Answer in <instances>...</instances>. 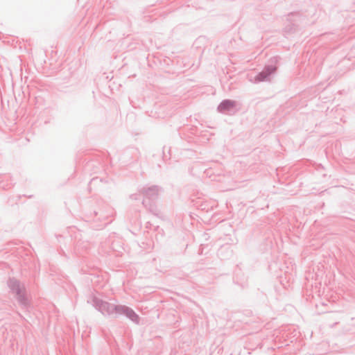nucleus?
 <instances>
[{
	"label": "nucleus",
	"mask_w": 355,
	"mask_h": 355,
	"mask_svg": "<svg viewBox=\"0 0 355 355\" xmlns=\"http://www.w3.org/2000/svg\"><path fill=\"white\" fill-rule=\"evenodd\" d=\"M277 67L275 65L272 64H266L263 70L255 76V83L269 81L271 76L277 71Z\"/></svg>",
	"instance_id": "obj_5"
},
{
	"label": "nucleus",
	"mask_w": 355,
	"mask_h": 355,
	"mask_svg": "<svg viewBox=\"0 0 355 355\" xmlns=\"http://www.w3.org/2000/svg\"><path fill=\"white\" fill-rule=\"evenodd\" d=\"M277 58H273L272 59H271V62H277Z\"/></svg>",
	"instance_id": "obj_12"
},
{
	"label": "nucleus",
	"mask_w": 355,
	"mask_h": 355,
	"mask_svg": "<svg viewBox=\"0 0 355 355\" xmlns=\"http://www.w3.org/2000/svg\"><path fill=\"white\" fill-rule=\"evenodd\" d=\"M232 254V251L230 249L229 246H222L218 250V256L221 259H228Z\"/></svg>",
	"instance_id": "obj_8"
},
{
	"label": "nucleus",
	"mask_w": 355,
	"mask_h": 355,
	"mask_svg": "<svg viewBox=\"0 0 355 355\" xmlns=\"http://www.w3.org/2000/svg\"><path fill=\"white\" fill-rule=\"evenodd\" d=\"M130 198L133 200H137L140 199V194L133 193L130 196Z\"/></svg>",
	"instance_id": "obj_10"
},
{
	"label": "nucleus",
	"mask_w": 355,
	"mask_h": 355,
	"mask_svg": "<svg viewBox=\"0 0 355 355\" xmlns=\"http://www.w3.org/2000/svg\"><path fill=\"white\" fill-rule=\"evenodd\" d=\"M299 14L298 12H291L287 16V21L288 24L285 26L284 30L286 33L291 34L297 30V25L293 22V20L292 19L294 16H297Z\"/></svg>",
	"instance_id": "obj_7"
},
{
	"label": "nucleus",
	"mask_w": 355,
	"mask_h": 355,
	"mask_svg": "<svg viewBox=\"0 0 355 355\" xmlns=\"http://www.w3.org/2000/svg\"><path fill=\"white\" fill-rule=\"evenodd\" d=\"M236 107V101L231 99L223 100L217 107V110L220 113H234Z\"/></svg>",
	"instance_id": "obj_6"
},
{
	"label": "nucleus",
	"mask_w": 355,
	"mask_h": 355,
	"mask_svg": "<svg viewBox=\"0 0 355 355\" xmlns=\"http://www.w3.org/2000/svg\"><path fill=\"white\" fill-rule=\"evenodd\" d=\"M7 286L10 292L15 295L19 304L23 307H27L28 300L26 294V287L19 279L15 277H9L7 281Z\"/></svg>",
	"instance_id": "obj_2"
},
{
	"label": "nucleus",
	"mask_w": 355,
	"mask_h": 355,
	"mask_svg": "<svg viewBox=\"0 0 355 355\" xmlns=\"http://www.w3.org/2000/svg\"><path fill=\"white\" fill-rule=\"evenodd\" d=\"M170 148L164 146L163 147V159H170Z\"/></svg>",
	"instance_id": "obj_9"
},
{
	"label": "nucleus",
	"mask_w": 355,
	"mask_h": 355,
	"mask_svg": "<svg viewBox=\"0 0 355 355\" xmlns=\"http://www.w3.org/2000/svg\"><path fill=\"white\" fill-rule=\"evenodd\" d=\"M98 180V178L97 177H96V178H93L91 180V181H90L89 184L95 183V182H97Z\"/></svg>",
	"instance_id": "obj_11"
},
{
	"label": "nucleus",
	"mask_w": 355,
	"mask_h": 355,
	"mask_svg": "<svg viewBox=\"0 0 355 355\" xmlns=\"http://www.w3.org/2000/svg\"><path fill=\"white\" fill-rule=\"evenodd\" d=\"M139 191L143 196L142 204L144 207L149 212L158 216L159 211L157 206V201L159 196V187L156 185L144 186Z\"/></svg>",
	"instance_id": "obj_1"
},
{
	"label": "nucleus",
	"mask_w": 355,
	"mask_h": 355,
	"mask_svg": "<svg viewBox=\"0 0 355 355\" xmlns=\"http://www.w3.org/2000/svg\"><path fill=\"white\" fill-rule=\"evenodd\" d=\"M121 315H125L127 318L135 324L139 323L140 318L139 315L132 308L128 306L118 304V309L115 318H119Z\"/></svg>",
	"instance_id": "obj_4"
},
{
	"label": "nucleus",
	"mask_w": 355,
	"mask_h": 355,
	"mask_svg": "<svg viewBox=\"0 0 355 355\" xmlns=\"http://www.w3.org/2000/svg\"><path fill=\"white\" fill-rule=\"evenodd\" d=\"M90 303L103 315H114L115 318L118 304H114L107 301H104L96 296H92Z\"/></svg>",
	"instance_id": "obj_3"
}]
</instances>
